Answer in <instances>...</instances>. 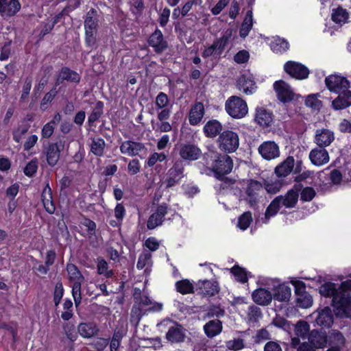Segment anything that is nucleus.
<instances>
[{
	"label": "nucleus",
	"mask_w": 351,
	"mask_h": 351,
	"mask_svg": "<svg viewBox=\"0 0 351 351\" xmlns=\"http://www.w3.org/2000/svg\"><path fill=\"white\" fill-rule=\"evenodd\" d=\"M347 290H351V280L343 282L338 287L335 283L326 282L320 287L319 293L325 297H332L336 313L343 315L348 313L351 304V298Z\"/></svg>",
	"instance_id": "1"
},
{
	"label": "nucleus",
	"mask_w": 351,
	"mask_h": 351,
	"mask_svg": "<svg viewBox=\"0 0 351 351\" xmlns=\"http://www.w3.org/2000/svg\"><path fill=\"white\" fill-rule=\"evenodd\" d=\"M68 279L73 283L72 295L76 307L81 303V286L84 281V276L77 266L72 263H68L66 267Z\"/></svg>",
	"instance_id": "2"
},
{
	"label": "nucleus",
	"mask_w": 351,
	"mask_h": 351,
	"mask_svg": "<svg viewBox=\"0 0 351 351\" xmlns=\"http://www.w3.org/2000/svg\"><path fill=\"white\" fill-rule=\"evenodd\" d=\"M66 139L64 136L59 137L56 142L51 143L44 148L43 154L46 157L47 164L51 166H55L59 159L61 152L65 148Z\"/></svg>",
	"instance_id": "3"
},
{
	"label": "nucleus",
	"mask_w": 351,
	"mask_h": 351,
	"mask_svg": "<svg viewBox=\"0 0 351 351\" xmlns=\"http://www.w3.org/2000/svg\"><path fill=\"white\" fill-rule=\"evenodd\" d=\"M225 108L227 113L234 119H241L248 112L246 102L237 96L229 97L226 101Z\"/></svg>",
	"instance_id": "4"
},
{
	"label": "nucleus",
	"mask_w": 351,
	"mask_h": 351,
	"mask_svg": "<svg viewBox=\"0 0 351 351\" xmlns=\"http://www.w3.org/2000/svg\"><path fill=\"white\" fill-rule=\"evenodd\" d=\"M217 142L219 149L225 152H234L239 145L238 134L230 130H226L221 133Z\"/></svg>",
	"instance_id": "5"
},
{
	"label": "nucleus",
	"mask_w": 351,
	"mask_h": 351,
	"mask_svg": "<svg viewBox=\"0 0 351 351\" xmlns=\"http://www.w3.org/2000/svg\"><path fill=\"white\" fill-rule=\"evenodd\" d=\"M165 322L170 324L165 335L167 341L172 344L183 343L186 337V330L181 324L171 320L164 321L161 324Z\"/></svg>",
	"instance_id": "6"
},
{
	"label": "nucleus",
	"mask_w": 351,
	"mask_h": 351,
	"mask_svg": "<svg viewBox=\"0 0 351 351\" xmlns=\"http://www.w3.org/2000/svg\"><path fill=\"white\" fill-rule=\"evenodd\" d=\"M233 167L232 158L228 155H220L213 164L212 169L215 177L222 179L223 177L231 172Z\"/></svg>",
	"instance_id": "7"
},
{
	"label": "nucleus",
	"mask_w": 351,
	"mask_h": 351,
	"mask_svg": "<svg viewBox=\"0 0 351 351\" xmlns=\"http://www.w3.org/2000/svg\"><path fill=\"white\" fill-rule=\"evenodd\" d=\"M325 84L330 91L337 93H344L349 90L350 83L342 76L330 75L326 77Z\"/></svg>",
	"instance_id": "8"
},
{
	"label": "nucleus",
	"mask_w": 351,
	"mask_h": 351,
	"mask_svg": "<svg viewBox=\"0 0 351 351\" xmlns=\"http://www.w3.org/2000/svg\"><path fill=\"white\" fill-rule=\"evenodd\" d=\"M262 184L256 180H250L245 190L246 200L251 207H255L260 200V193L263 191Z\"/></svg>",
	"instance_id": "9"
},
{
	"label": "nucleus",
	"mask_w": 351,
	"mask_h": 351,
	"mask_svg": "<svg viewBox=\"0 0 351 351\" xmlns=\"http://www.w3.org/2000/svg\"><path fill=\"white\" fill-rule=\"evenodd\" d=\"M258 153L267 160L275 159L280 156V148L277 143L272 141L263 142L258 148Z\"/></svg>",
	"instance_id": "10"
},
{
	"label": "nucleus",
	"mask_w": 351,
	"mask_h": 351,
	"mask_svg": "<svg viewBox=\"0 0 351 351\" xmlns=\"http://www.w3.org/2000/svg\"><path fill=\"white\" fill-rule=\"evenodd\" d=\"M335 140L333 131L328 128L317 129L315 133L314 143L319 147L329 146Z\"/></svg>",
	"instance_id": "11"
},
{
	"label": "nucleus",
	"mask_w": 351,
	"mask_h": 351,
	"mask_svg": "<svg viewBox=\"0 0 351 351\" xmlns=\"http://www.w3.org/2000/svg\"><path fill=\"white\" fill-rule=\"evenodd\" d=\"M274 88L277 93L278 99L282 102H289L293 99L294 93L290 86L282 80L274 84Z\"/></svg>",
	"instance_id": "12"
},
{
	"label": "nucleus",
	"mask_w": 351,
	"mask_h": 351,
	"mask_svg": "<svg viewBox=\"0 0 351 351\" xmlns=\"http://www.w3.org/2000/svg\"><path fill=\"white\" fill-rule=\"evenodd\" d=\"M21 8L19 0H0V15L3 18L14 16Z\"/></svg>",
	"instance_id": "13"
},
{
	"label": "nucleus",
	"mask_w": 351,
	"mask_h": 351,
	"mask_svg": "<svg viewBox=\"0 0 351 351\" xmlns=\"http://www.w3.org/2000/svg\"><path fill=\"white\" fill-rule=\"evenodd\" d=\"M162 305L160 303H155L148 309H145L141 307L138 304H134L131 314H130V322L135 326H137L141 317L147 311H159L162 309Z\"/></svg>",
	"instance_id": "14"
},
{
	"label": "nucleus",
	"mask_w": 351,
	"mask_h": 351,
	"mask_svg": "<svg viewBox=\"0 0 351 351\" xmlns=\"http://www.w3.org/2000/svg\"><path fill=\"white\" fill-rule=\"evenodd\" d=\"M285 71L291 77L302 80L308 77V69L302 64L295 62H288L284 66Z\"/></svg>",
	"instance_id": "15"
},
{
	"label": "nucleus",
	"mask_w": 351,
	"mask_h": 351,
	"mask_svg": "<svg viewBox=\"0 0 351 351\" xmlns=\"http://www.w3.org/2000/svg\"><path fill=\"white\" fill-rule=\"evenodd\" d=\"M184 176V167L182 162H176L173 166L170 168L167 173L166 180L167 186L172 187L178 184Z\"/></svg>",
	"instance_id": "16"
},
{
	"label": "nucleus",
	"mask_w": 351,
	"mask_h": 351,
	"mask_svg": "<svg viewBox=\"0 0 351 351\" xmlns=\"http://www.w3.org/2000/svg\"><path fill=\"white\" fill-rule=\"evenodd\" d=\"M80 79L81 77L78 73L64 66L58 73L55 86L62 84L64 81L77 84L80 82Z\"/></svg>",
	"instance_id": "17"
},
{
	"label": "nucleus",
	"mask_w": 351,
	"mask_h": 351,
	"mask_svg": "<svg viewBox=\"0 0 351 351\" xmlns=\"http://www.w3.org/2000/svg\"><path fill=\"white\" fill-rule=\"evenodd\" d=\"M146 150L143 143L133 141H125L120 145V151L122 154L129 156H136Z\"/></svg>",
	"instance_id": "18"
},
{
	"label": "nucleus",
	"mask_w": 351,
	"mask_h": 351,
	"mask_svg": "<svg viewBox=\"0 0 351 351\" xmlns=\"http://www.w3.org/2000/svg\"><path fill=\"white\" fill-rule=\"evenodd\" d=\"M167 213V206L165 204H161L157 207L154 213L148 219L147 227L149 230L154 229L160 226L163 221L164 217Z\"/></svg>",
	"instance_id": "19"
},
{
	"label": "nucleus",
	"mask_w": 351,
	"mask_h": 351,
	"mask_svg": "<svg viewBox=\"0 0 351 351\" xmlns=\"http://www.w3.org/2000/svg\"><path fill=\"white\" fill-rule=\"evenodd\" d=\"M309 158L314 165L321 166L328 163L330 157L325 148L318 147L310 152Z\"/></svg>",
	"instance_id": "20"
},
{
	"label": "nucleus",
	"mask_w": 351,
	"mask_h": 351,
	"mask_svg": "<svg viewBox=\"0 0 351 351\" xmlns=\"http://www.w3.org/2000/svg\"><path fill=\"white\" fill-rule=\"evenodd\" d=\"M148 43L157 53H162L167 48V43L164 40L161 31L158 29L149 36Z\"/></svg>",
	"instance_id": "21"
},
{
	"label": "nucleus",
	"mask_w": 351,
	"mask_h": 351,
	"mask_svg": "<svg viewBox=\"0 0 351 351\" xmlns=\"http://www.w3.org/2000/svg\"><path fill=\"white\" fill-rule=\"evenodd\" d=\"M201 154L200 149L194 145H182L180 149V155L184 160H195Z\"/></svg>",
	"instance_id": "22"
},
{
	"label": "nucleus",
	"mask_w": 351,
	"mask_h": 351,
	"mask_svg": "<svg viewBox=\"0 0 351 351\" xmlns=\"http://www.w3.org/2000/svg\"><path fill=\"white\" fill-rule=\"evenodd\" d=\"M252 299L255 303L262 306L269 305L273 298L271 292L265 289L260 288L252 293Z\"/></svg>",
	"instance_id": "23"
},
{
	"label": "nucleus",
	"mask_w": 351,
	"mask_h": 351,
	"mask_svg": "<svg viewBox=\"0 0 351 351\" xmlns=\"http://www.w3.org/2000/svg\"><path fill=\"white\" fill-rule=\"evenodd\" d=\"M204 114V107L201 102H197L191 108L189 114V121L191 125H196L199 124Z\"/></svg>",
	"instance_id": "24"
},
{
	"label": "nucleus",
	"mask_w": 351,
	"mask_h": 351,
	"mask_svg": "<svg viewBox=\"0 0 351 351\" xmlns=\"http://www.w3.org/2000/svg\"><path fill=\"white\" fill-rule=\"evenodd\" d=\"M308 341L315 349L322 348L328 343L327 335L326 332L313 330L309 335Z\"/></svg>",
	"instance_id": "25"
},
{
	"label": "nucleus",
	"mask_w": 351,
	"mask_h": 351,
	"mask_svg": "<svg viewBox=\"0 0 351 351\" xmlns=\"http://www.w3.org/2000/svg\"><path fill=\"white\" fill-rule=\"evenodd\" d=\"M315 322L317 325L324 327H330L333 322V315L329 307H325L317 311Z\"/></svg>",
	"instance_id": "26"
},
{
	"label": "nucleus",
	"mask_w": 351,
	"mask_h": 351,
	"mask_svg": "<svg viewBox=\"0 0 351 351\" xmlns=\"http://www.w3.org/2000/svg\"><path fill=\"white\" fill-rule=\"evenodd\" d=\"M237 86L240 90H242L247 95H251L256 90V84L251 77L242 75L237 81Z\"/></svg>",
	"instance_id": "27"
},
{
	"label": "nucleus",
	"mask_w": 351,
	"mask_h": 351,
	"mask_svg": "<svg viewBox=\"0 0 351 351\" xmlns=\"http://www.w3.org/2000/svg\"><path fill=\"white\" fill-rule=\"evenodd\" d=\"M273 298L280 302L289 301L291 295V288L285 284H280L274 289Z\"/></svg>",
	"instance_id": "28"
},
{
	"label": "nucleus",
	"mask_w": 351,
	"mask_h": 351,
	"mask_svg": "<svg viewBox=\"0 0 351 351\" xmlns=\"http://www.w3.org/2000/svg\"><path fill=\"white\" fill-rule=\"evenodd\" d=\"M295 160L293 156L287 157L282 162L275 168V173L278 177H286L293 170Z\"/></svg>",
	"instance_id": "29"
},
{
	"label": "nucleus",
	"mask_w": 351,
	"mask_h": 351,
	"mask_svg": "<svg viewBox=\"0 0 351 351\" xmlns=\"http://www.w3.org/2000/svg\"><path fill=\"white\" fill-rule=\"evenodd\" d=\"M222 328V322L218 319L210 320L204 326L205 334L209 338H213L220 334Z\"/></svg>",
	"instance_id": "30"
},
{
	"label": "nucleus",
	"mask_w": 351,
	"mask_h": 351,
	"mask_svg": "<svg viewBox=\"0 0 351 351\" xmlns=\"http://www.w3.org/2000/svg\"><path fill=\"white\" fill-rule=\"evenodd\" d=\"M198 286L201 293L204 295L212 296L219 291L218 283L214 280H199Z\"/></svg>",
	"instance_id": "31"
},
{
	"label": "nucleus",
	"mask_w": 351,
	"mask_h": 351,
	"mask_svg": "<svg viewBox=\"0 0 351 351\" xmlns=\"http://www.w3.org/2000/svg\"><path fill=\"white\" fill-rule=\"evenodd\" d=\"M41 197L46 211L49 214H53L55 212L56 207L52 199L51 189L49 184L43 189Z\"/></svg>",
	"instance_id": "32"
},
{
	"label": "nucleus",
	"mask_w": 351,
	"mask_h": 351,
	"mask_svg": "<svg viewBox=\"0 0 351 351\" xmlns=\"http://www.w3.org/2000/svg\"><path fill=\"white\" fill-rule=\"evenodd\" d=\"M350 105H351V91L339 93V96L332 103L335 110L344 109Z\"/></svg>",
	"instance_id": "33"
},
{
	"label": "nucleus",
	"mask_w": 351,
	"mask_h": 351,
	"mask_svg": "<svg viewBox=\"0 0 351 351\" xmlns=\"http://www.w3.org/2000/svg\"><path fill=\"white\" fill-rule=\"evenodd\" d=\"M350 14L348 12L342 7L333 9L331 14L332 21L339 26H342L348 22Z\"/></svg>",
	"instance_id": "34"
},
{
	"label": "nucleus",
	"mask_w": 351,
	"mask_h": 351,
	"mask_svg": "<svg viewBox=\"0 0 351 351\" xmlns=\"http://www.w3.org/2000/svg\"><path fill=\"white\" fill-rule=\"evenodd\" d=\"M277 198H281L280 199L281 206H284L289 208H293L298 202V193L293 189H291L285 196L279 195Z\"/></svg>",
	"instance_id": "35"
},
{
	"label": "nucleus",
	"mask_w": 351,
	"mask_h": 351,
	"mask_svg": "<svg viewBox=\"0 0 351 351\" xmlns=\"http://www.w3.org/2000/svg\"><path fill=\"white\" fill-rule=\"evenodd\" d=\"M256 121L262 126H268L272 122V114L263 108H257L255 116Z\"/></svg>",
	"instance_id": "36"
},
{
	"label": "nucleus",
	"mask_w": 351,
	"mask_h": 351,
	"mask_svg": "<svg viewBox=\"0 0 351 351\" xmlns=\"http://www.w3.org/2000/svg\"><path fill=\"white\" fill-rule=\"evenodd\" d=\"M222 130L221 123L217 120L208 121L204 127V132L207 137H215Z\"/></svg>",
	"instance_id": "37"
},
{
	"label": "nucleus",
	"mask_w": 351,
	"mask_h": 351,
	"mask_svg": "<svg viewBox=\"0 0 351 351\" xmlns=\"http://www.w3.org/2000/svg\"><path fill=\"white\" fill-rule=\"evenodd\" d=\"M232 29H228L221 38L216 39L213 42V44L216 49V53L217 55H221L223 51L232 36Z\"/></svg>",
	"instance_id": "38"
},
{
	"label": "nucleus",
	"mask_w": 351,
	"mask_h": 351,
	"mask_svg": "<svg viewBox=\"0 0 351 351\" xmlns=\"http://www.w3.org/2000/svg\"><path fill=\"white\" fill-rule=\"evenodd\" d=\"M98 331L96 325L94 323H81L78 326V332L85 338H90L94 336Z\"/></svg>",
	"instance_id": "39"
},
{
	"label": "nucleus",
	"mask_w": 351,
	"mask_h": 351,
	"mask_svg": "<svg viewBox=\"0 0 351 351\" xmlns=\"http://www.w3.org/2000/svg\"><path fill=\"white\" fill-rule=\"evenodd\" d=\"M328 337V343L330 346H339L342 347L344 346L346 339L342 333L338 330H332L329 332Z\"/></svg>",
	"instance_id": "40"
},
{
	"label": "nucleus",
	"mask_w": 351,
	"mask_h": 351,
	"mask_svg": "<svg viewBox=\"0 0 351 351\" xmlns=\"http://www.w3.org/2000/svg\"><path fill=\"white\" fill-rule=\"evenodd\" d=\"M105 141L101 138H93L90 145V152L96 156L101 157L104 154Z\"/></svg>",
	"instance_id": "41"
},
{
	"label": "nucleus",
	"mask_w": 351,
	"mask_h": 351,
	"mask_svg": "<svg viewBox=\"0 0 351 351\" xmlns=\"http://www.w3.org/2000/svg\"><path fill=\"white\" fill-rule=\"evenodd\" d=\"M253 25V18H252V11L248 10L246 13L245 17L241 24L239 34L242 38H245L250 31L252 29Z\"/></svg>",
	"instance_id": "42"
},
{
	"label": "nucleus",
	"mask_w": 351,
	"mask_h": 351,
	"mask_svg": "<svg viewBox=\"0 0 351 351\" xmlns=\"http://www.w3.org/2000/svg\"><path fill=\"white\" fill-rule=\"evenodd\" d=\"M84 27L86 32H97V19L96 11L90 10L87 14L84 21Z\"/></svg>",
	"instance_id": "43"
},
{
	"label": "nucleus",
	"mask_w": 351,
	"mask_h": 351,
	"mask_svg": "<svg viewBox=\"0 0 351 351\" xmlns=\"http://www.w3.org/2000/svg\"><path fill=\"white\" fill-rule=\"evenodd\" d=\"M133 296L134 303L136 304H138L142 308L150 306L152 304L149 297L147 295L143 294L140 289H134Z\"/></svg>",
	"instance_id": "44"
},
{
	"label": "nucleus",
	"mask_w": 351,
	"mask_h": 351,
	"mask_svg": "<svg viewBox=\"0 0 351 351\" xmlns=\"http://www.w3.org/2000/svg\"><path fill=\"white\" fill-rule=\"evenodd\" d=\"M97 269L99 275H103L107 278L114 276L112 269H110L108 263L103 258H98L97 260Z\"/></svg>",
	"instance_id": "45"
},
{
	"label": "nucleus",
	"mask_w": 351,
	"mask_h": 351,
	"mask_svg": "<svg viewBox=\"0 0 351 351\" xmlns=\"http://www.w3.org/2000/svg\"><path fill=\"white\" fill-rule=\"evenodd\" d=\"M281 198H277V197L270 203L269 206L267 208L265 213L264 222L266 223L271 217L274 216L279 210L281 204L280 199Z\"/></svg>",
	"instance_id": "46"
},
{
	"label": "nucleus",
	"mask_w": 351,
	"mask_h": 351,
	"mask_svg": "<svg viewBox=\"0 0 351 351\" xmlns=\"http://www.w3.org/2000/svg\"><path fill=\"white\" fill-rule=\"evenodd\" d=\"M271 48L276 53L283 52L289 49V43L285 39L277 37L271 42Z\"/></svg>",
	"instance_id": "47"
},
{
	"label": "nucleus",
	"mask_w": 351,
	"mask_h": 351,
	"mask_svg": "<svg viewBox=\"0 0 351 351\" xmlns=\"http://www.w3.org/2000/svg\"><path fill=\"white\" fill-rule=\"evenodd\" d=\"M262 317V312L259 307L252 305L249 306L247 319L250 323H256Z\"/></svg>",
	"instance_id": "48"
},
{
	"label": "nucleus",
	"mask_w": 351,
	"mask_h": 351,
	"mask_svg": "<svg viewBox=\"0 0 351 351\" xmlns=\"http://www.w3.org/2000/svg\"><path fill=\"white\" fill-rule=\"evenodd\" d=\"M271 339V335L266 328H261L255 332L254 335L252 337L254 343L260 344L267 340Z\"/></svg>",
	"instance_id": "49"
},
{
	"label": "nucleus",
	"mask_w": 351,
	"mask_h": 351,
	"mask_svg": "<svg viewBox=\"0 0 351 351\" xmlns=\"http://www.w3.org/2000/svg\"><path fill=\"white\" fill-rule=\"evenodd\" d=\"M152 254L148 251L143 252L138 257L136 267L138 269H143L145 266L151 267Z\"/></svg>",
	"instance_id": "50"
},
{
	"label": "nucleus",
	"mask_w": 351,
	"mask_h": 351,
	"mask_svg": "<svg viewBox=\"0 0 351 351\" xmlns=\"http://www.w3.org/2000/svg\"><path fill=\"white\" fill-rule=\"evenodd\" d=\"M104 104L101 101L96 103L93 112L88 117V123L90 125L93 124L98 120L103 114Z\"/></svg>",
	"instance_id": "51"
},
{
	"label": "nucleus",
	"mask_w": 351,
	"mask_h": 351,
	"mask_svg": "<svg viewBox=\"0 0 351 351\" xmlns=\"http://www.w3.org/2000/svg\"><path fill=\"white\" fill-rule=\"evenodd\" d=\"M309 324L305 321H299L295 326V333L298 337L305 338L309 332Z\"/></svg>",
	"instance_id": "52"
},
{
	"label": "nucleus",
	"mask_w": 351,
	"mask_h": 351,
	"mask_svg": "<svg viewBox=\"0 0 351 351\" xmlns=\"http://www.w3.org/2000/svg\"><path fill=\"white\" fill-rule=\"evenodd\" d=\"M225 314L224 309L221 308L219 306L210 305L208 307L205 316L208 318L223 317Z\"/></svg>",
	"instance_id": "53"
},
{
	"label": "nucleus",
	"mask_w": 351,
	"mask_h": 351,
	"mask_svg": "<svg viewBox=\"0 0 351 351\" xmlns=\"http://www.w3.org/2000/svg\"><path fill=\"white\" fill-rule=\"evenodd\" d=\"M252 221V217L251 213L250 211L245 212L239 217L238 227L240 229L245 230L250 226Z\"/></svg>",
	"instance_id": "54"
},
{
	"label": "nucleus",
	"mask_w": 351,
	"mask_h": 351,
	"mask_svg": "<svg viewBox=\"0 0 351 351\" xmlns=\"http://www.w3.org/2000/svg\"><path fill=\"white\" fill-rule=\"evenodd\" d=\"M176 289L178 292L182 294H187L191 293L193 290V286L192 283L188 280H182L178 281L176 284Z\"/></svg>",
	"instance_id": "55"
},
{
	"label": "nucleus",
	"mask_w": 351,
	"mask_h": 351,
	"mask_svg": "<svg viewBox=\"0 0 351 351\" xmlns=\"http://www.w3.org/2000/svg\"><path fill=\"white\" fill-rule=\"evenodd\" d=\"M128 324L126 321L121 320L119 326L115 329L112 338L121 341V339L127 334Z\"/></svg>",
	"instance_id": "56"
},
{
	"label": "nucleus",
	"mask_w": 351,
	"mask_h": 351,
	"mask_svg": "<svg viewBox=\"0 0 351 351\" xmlns=\"http://www.w3.org/2000/svg\"><path fill=\"white\" fill-rule=\"evenodd\" d=\"M296 302L299 306L307 308L311 306L313 304V299L311 295L308 293H303L300 296L296 298Z\"/></svg>",
	"instance_id": "57"
},
{
	"label": "nucleus",
	"mask_w": 351,
	"mask_h": 351,
	"mask_svg": "<svg viewBox=\"0 0 351 351\" xmlns=\"http://www.w3.org/2000/svg\"><path fill=\"white\" fill-rule=\"evenodd\" d=\"M231 272L235 276L237 280L245 283L247 281V272L239 266H234L231 269Z\"/></svg>",
	"instance_id": "58"
},
{
	"label": "nucleus",
	"mask_w": 351,
	"mask_h": 351,
	"mask_svg": "<svg viewBox=\"0 0 351 351\" xmlns=\"http://www.w3.org/2000/svg\"><path fill=\"white\" fill-rule=\"evenodd\" d=\"M38 169V160L36 158L32 160L29 162L24 169V173L28 176H33Z\"/></svg>",
	"instance_id": "59"
},
{
	"label": "nucleus",
	"mask_w": 351,
	"mask_h": 351,
	"mask_svg": "<svg viewBox=\"0 0 351 351\" xmlns=\"http://www.w3.org/2000/svg\"><path fill=\"white\" fill-rule=\"evenodd\" d=\"M169 101L167 95L165 93L160 92L156 96L155 103L158 109H163L168 106Z\"/></svg>",
	"instance_id": "60"
},
{
	"label": "nucleus",
	"mask_w": 351,
	"mask_h": 351,
	"mask_svg": "<svg viewBox=\"0 0 351 351\" xmlns=\"http://www.w3.org/2000/svg\"><path fill=\"white\" fill-rule=\"evenodd\" d=\"M226 347L229 350H239L244 348V342L242 339H234L226 342Z\"/></svg>",
	"instance_id": "61"
},
{
	"label": "nucleus",
	"mask_w": 351,
	"mask_h": 351,
	"mask_svg": "<svg viewBox=\"0 0 351 351\" xmlns=\"http://www.w3.org/2000/svg\"><path fill=\"white\" fill-rule=\"evenodd\" d=\"M305 104L314 110H319L322 106V101L315 95H308L305 100Z\"/></svg>",
	"instance_id": "62"
},
{
	"label": "nucleus",
	"mask_w": 351,
	"mask_h": 351,
	"mask_svg": "<svg viewBox=\"0 0 351 351\" xmlns=\"http://www.w3.org/2000/svg\"><path fill=\"white\" fill-rule=\"evenodd\" d=\"M64 293V289L61 282H58L56 285L54 293H53V301L55 306H57L62 298Z\"/></svg>",
	"instance_id": "63"
},
{
	"label": "nucleus",
	"mask_w": 351,
	"mask_h": 351,
	"mask_svg": "<svg viewBox=\"0 0 351 351\" xmlns=\"http://www.w3.org/2000/svg\"><path fill=\"white\" fill-rule=\"evenodd\" d=\"M315 194V191L313 188L306 187L301 192V199L304 202L311 201Z\"/></svg>",
	"instance_id": "64"
}]
</instances>
